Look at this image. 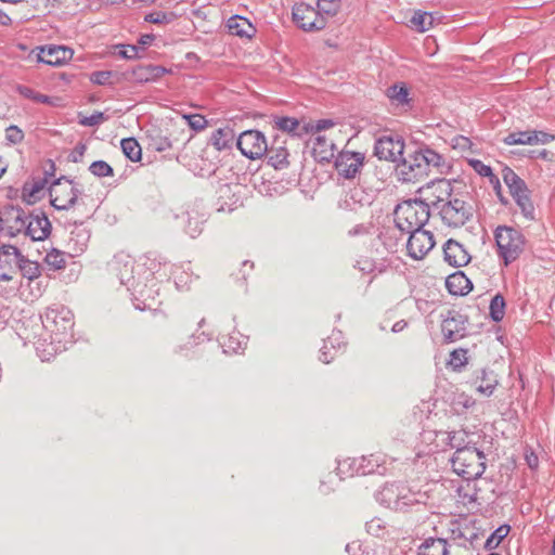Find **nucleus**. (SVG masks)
I'll return each mask as SVG.
<instances>
[{
  "label": "nucleus",
  "mask_w": 555,
  "mask_h": 555,
  "mask_svg": "<svg viewBox=\"0 0 555 555\" xmlns=\"http://www.w3.org/2000/svg\"><path fill=\"white\" fill-rule=\"evenodd\" d=\"M334 149L333 141L325 135L318 134L313 140L312 152L320 160H330L334 157Z\"/></svg>",
  "instance_id": "30"
},
{
  "label": "nucleus",
  "mask_w": 555,
  "mask_h": 555,
  "mask_svg": "<svg viewBox=\"0 0 555 555\" xmlns=\"http://www.w3.org/2000/svg\"><path fill=\"white\" fill-rule=\"evenodd\" d=\"M106 118L104 117V114L101 112H95L90 116L83 117L80 120V124L86 127H93L98 126L101 122H103Z\"/></svg>",
  "instance_id": "56"
},
{
  "label": "nucleus",
  "mask_w": 555,
  "mask_h": 555,
  "mask_svg": "<svg viewBox=\"0 0 555 555\" xmlns=\"http://www.w3.org/2000/svg\"><path fill=\"white\" fill-rule=\"evenodd\" d=\"M116 54L122 59H134L138 56V47L131 44H118L115 47Z\"/></svg>",
  "instance_id": "51"
},
{
  "label": "nucleus",
  "mask_w": 555,
  "mask_h": 555,
  "mask_svg": "<svg viewBox=\"0 0 555 555\" xmlns=\"http://www.w3.org/2000/svg\"><path fill=\"white\" fill-rule=\"evenodd\" d=\"M73 55V51L62 46L43 47L38 54V60L44 64L57 66L65 63Z\"/></svg>",
  "instance_id": "19"
},
{
  "label": "nucleus",
  "mask_w": 555,
  "mask_h": 555,
  "mask_svg": "<svg viewBox=\"0 0 555 555\" xmlns=\"http://www.w3.org/2000/svg\"><path fill=\"white\" fill-rule=\"evenodd\" d=\"M111 76H112V72H108V70L95 72L91 76V81L96 85H106L109 82Z\"/></svg>",
  "instance_id": "62"
},
{
  "label": "nucleus",
  "mask_w": 555,
  "mask_h": 555,
  "mask_svg": "<svg viewBox=\"0 0 555 555\" xmlns=\"http://www.w3.org/2000/svg\"><path fill=\"white\" fill-rule=\"evenodd\" d=\"M469 165L481 177H488L490 180V183L493 184L494 188H500L499 178L495 175H493L490 166L483 164L479 159H469Z\"/></svg>",
  "instance_id": "40"
},
{
  "label": "nucleus",
  "mask_w": 555,
  "mask_h": 555,
  "mask_svg": "<svg viewBox=\"0 0 555 555\" xmlns=\"http://www.w3.org/2000/svg\"><path fill=\"white\" fill-rule=\"evenodd\" d=\"M266 155L268 156V164L275 169H284L289 165L286 140L281 135L273 138Z\"/></svg>",
  "instance_id": "14"
},
{
  "label": "nucleus",
  "mask_w": 555,
  "mask_h": 555,
  "mask_svg": "<svg viewBox=\"0 0 555 555\" xmlns=\"http://www.w3.org/2000/svg\"><path fill=\"white\" fill-rule=\"evenodd\" d=\"M340 7V0H318L317 10L323 15L325 24L330 17L334 16Z\"/></svg>",
  "instance_id": "41"
},
{
  "label": "nucleus",
  "mask_w": 555,
  "mask_h": 555,
  "mask_svg": "<svg viewBox=\"0 0 555 555\" xmlns=\"http://www.w3.org/2000/svg\"><path fill=\"white\" fill-rule=\"evenodd\" d=\"M90 240V231L82 224L76 225L69 234L67 249L72 257L79 256L87 247Z\"/></svg>",
  "instance_id": "18"
},
{
  "label": "nucleus",
  "mask_w": 555,
  "mask_h": 555,
  "mask_svg": "<svg viewBox=\"0 0 555 555\" xmlns=\"http://www.w3.org/2000/svg\"><path fill=\"white\" fill-rule=\"evenodd\" d=\"M89 170L92 175H94L95 177H99V178L112 177L114 175V171H113V168L111 167V165H108L104 160L93 162L90 165Z\"/></svg>",
  "instance_id": "47"
},
{
  "label": "nucleus",
  "mask_w": 555,
  "mask_h": 555,
  "mask_svg": "<svg viewBox=\"0 0 555 555\" xmlns=\"http://www.w3.org/2000/svg\"><path fill=\"white\" fill-rule=\"evenodd\" d=\"M466 360V351L464 349H456L450 354V364L454 367L463 366Z\"/></svg>",
  "instance_id": "55"
},
{
  "label": "nucleus",
  "mask_w": 555,
  "mask_h": 555,
  "mask_svg": "<svg viewBox=\"0 0 555 555\" xmlns=\"http://www.w3.org/2000/svg\"><path fill=\"white\" fill-rule=\"evenodd\" d=\"M235 140V132L231 127L218 128L211 133L210 143L217 151L231 150Z\"/></svg>",
  "instance_id": "25"
},
{
  "label": "nucleus",
  "mask_w": 555,
  "mask_h": 555,
  "mask_svg": "<svg viewBox=\"0 0 555 555\" xmlns=\"http://www.w3.org/2000/svg\"><path fill=\"white\" fill-rule=\"evenodd\" d=\"M7 140L13 144H17L23 141L24 133L17 126H10L5 130Z\"/></svg>",
  "instance_id": "53"
},
{
  "label": "nucleus",
  "mask_w": 555,
  "mask_h": 555,
  "mask_svg": "<svg viewBox=\"0 0 555 555\" xmlns=\"http://www.w3.org/2000/svg\"><path fill=\"white\" fill-rule=\"evenodd\" d=\"M400 488L401 483H386L377 491L375 498L382 505L397 511Z\"/></svg>",
  "instance_id": "26"
},
{
  "label": "nucleus",
  "mask_w": 555,
  "mask_h": 555,
  "mask_svg": "<svg viewBox=\"0 0 555 555\" xmlns=\"http://www.w3.org/2000/svg\"><path fill=\"white\" fill-rule=\"evenodd\" d=\"M404 142L398 134L382 135L375 142L374 154L379 158L397 163L402 158Z\"/></svg>",
  "instance_id": "8"
},
{
  "label": "nucleus",
  "mask_w": 555,
  "mask_h": 555,
  "mask_svg": "<svg viewBox=\"0 0 555 555\" xmlns=\"http://www.w3.org/2000/svg\"><path fill=\"white\" fill-rule=\"evenodd\" d=\"M51 205L59 209H68L73 207L82 190L79 189L72 180L61 177L53 181L49 188Z\"/></svg>",
  "instance_id": "5"
},
{
  "label": "nucleus",
  "mask_w": 555,
  "mask_h": 555,
  "mask_svg": "<svg viewBox=\"0 0 555 555\" xmlns=\"http://www.w3.org/2000/svg\"><path fill=\"white\" fill-rule=\"evenodd\" d=\"M408 233L410 234L406 242L408 255L415 260L424 259L435 246L433 233L423 229Z\"/></svg>",
  "instance_id": "11"
},
{
  "label": "nucleus",
  "mask_w": 555,
  "mask_h": 555,
  "mask_svg": "<svg viewBox=\"0 0 555 555\" xmlns=\"http://www.w3.org/2000/svg\"><path fill=\"white\" fill-rule=\"evenodd\" d=\"M338 336H339V333L333 334L324 341V345L321 349V356H320V360L323 363H330L334 359V357H328V345L333 346V341L336 340L338 338Z\"/></svg>",
  "instance_id": "57"
},
{
  "label": "nucleus",
  "mask_w": 555,
  "mask_h": 555,
  "mask_svg": "<svg viewBox=\"0 0 555 555\" xmlns=\"http://www.w3.org/2000/svg\"><path fill=\"white\" fill-rule=\"evenodd\" d=\"M41 319L44 330L51 334V344L66 343L67 338H72L74 320L68 308L64 306L49 307Z\"/></svg>",
  "instance_id": "3"
},
{
  "label": "nucleus",
  "mask_w": 555,
  "mask_h": 555,
  "mask_svg": "<svg viewBox=\"0 0 555 555\" xmlns=\"http://www.w3.org/2000/svg\"><path fill=\"white\" fill-rule=\"evenodd\" d=\"M274 127L279 130L289 133L293 137H301L302 134H306L302 131V126L300 121L294 117H280L276 116L273 119Z\"/></svg>",
  "instance_id": "34"
},
{
  "label": "nucleus",
  "mask_w": 555,
  "mask_h": 555,
  "mask_svg": "<svg viewBox=\"0 0 555 555\" xmlns=\"http://www.w3.org/2000/svg\"><path fill=\"white\" fill-rule=\"evenodd\" d=\"M379 456L371 454L361 459H347L338 463L337 470L339 475H369L378 472Z\"/></svg>",
  "instance_id": "10"
},
{
  "label": "nucleus",
  "mask_w": 555,
  "mask_h": 555,
  "mask_svg": "<svg viewBox=\"0 0 555 555\" xmlns=\"http://www.w3.org/2000/svg\"><path fill=\"white\" fill-rule=\"evenodd\" d=\"M145 258L146 261L143 264L147 267L151 273L156 272L162 264V262L157 260V256L154 253H149V255Z\"/></svg>",
  "instance_id": "63"
},
{
  "label": "nucleus",
  "mask_w": 555,
  "mask_h": 555,
  "mask_svg": "<svg viewBox=\"0 0 555 555\" xmlns=\"http://www.w3.org/2000/svg\"><path fill=\"white\" fill-rule=\"evenodd\" d=\"M490 315L495 322H500L505 315V300L501 294H496L490 302Z\"/></svg>",
  "instance_id": "44"
},
{
  "label": "nucleus",
  "mask_w": 555,
  "mask_h": 555,
  "mask_svg": "<svg viewBox=\"0 0 555 555\" xmlns=\"http://www.w3.org/2000/svg\"><path fill=\"white\" fill-rule=\"evenodd\" d=\"M511 530V527L508 525H502L499 528H496L491 535L486 540L485 542V548L486 550H493L495 548L502 540L508 534Z\"/></svg>",
  "instance_id": "43"
},
{
  "label": "nucleus",
  "mask_w": 555,
  "mask_h": 555,
  "mask_svg": "<svg viewBox=\"0 0 555 555\" xmlns=\"http://www.w3.org/2000/svg\"><path fill=\"white\" fill-rule=\"evenodd\" d=\"M474 384L476 386V390L480 395L490 397L493 393L494 389L496 388L499 382L496 375L493 372L480 370L476 374Z\"/></svg>",
  "instance_id": "24"
},
{
  "label": "nucleus",
  "mask_w": 555,
  "mask_h": 555,
  "mask_svg": "<svg viewBox=\"0 0 555 555\" xmlns=\"http://www.w3.org/2000/svg\"><path fill=\"white\" fill-rule=\"evenodd\" d=\"M446 286L452 295H465L472 289V283L462 272L450 274L446 280Z\"/></svg>",
  "instance_id": "28"
},
{
  "label": "nucleus",
  "mask_w": 555,
  "mask_h": 555,
  "mask_svg": "<svg viewBox=\"0 0 555 555\" xmlns=\"http://www.w3.org/2000/svg\"><path fill=\"white\" fill-rule=\"evenodd\" d=\"M17 269L20 270L22 275L29 281L39 278L41 274L39 263L27 259L24 255L21 259V263H18Z\"/></svg>",
  "instance_id": "37"
},
{
  "label": "nucleus",
  "mask_w": 555,
  "mask_h": 555,
  "mask_svg": "<svg viewBox=\"0 0 555 555\" xmlns=\"http://www.w3.org/2000/svg\"><path fill=\"white\" fill-rule=\"evenodd\" d=\"M185 232L191 237H196L202 232V222H199L197 219L189 218Z\"/></svg>",
  "instance_id": "60"
},
{
  "label": "nucleus",
  "mask_w": 555,
  "mask_h": 555,
  "mask_svg": "<svg viewBox=\"0 0 555 555\" xmlns=\"http://www.w3.org/2000/svg\"><path fill=\"white\" fill-rule=\"evenodd\" d=\"M358 269L363 273H372L375 269L374 262L369 258H361L357 261Z\"/></svg>",
  "instance_id": "64"
},
{
  "label": "nucleus",
  "mask_w": 555,
  "mask_h": 555,
  "mask_svg": "<svg viewBox=\"0 0 555 555\" xmlns=\"http://www.w3.org/2000/svg\"><path fill=\"white\" fill-rule=\"evenodd\" d=\"M182 117L188 121L190 128H192L195 131H202L208 125L206 118L201 114L183 115Z\"/></svg>",
  "instance_id": "48"
},
{
  "label": "nucleus",
  "mask_w": 555,
  "mask_h": 555,
  "mask_svg": "<svg viewBox=\"0 0 555 555\" xmlns=\"http://www.w3.org/2000/svg\"><path fill=\"white\" fill-rule=\"evenodd\" d=\"M400 160L397 168L403 181L410 182L423 178L422 166L418 167L417 163L413 162V154L408 159L401 158Z\"/></svg>",
  "instance_id": "29"
},
{
  "label": "nucleus",
  "mask_w": 555,
  "mask_h": 555,
  "mask_svg": "<svg viewBox=\"0 0 555 555\" xmlns=\"http://www.w3.org/2000/svg\"><path fill=\"white\" fill-rule=\"evenodd\" d=\"M502 177H503L504 183L507 185V188L509 190V194L513 192H516L522 188H527L526 182L520 177H518L514 172V170H512L508 167H505L502 170Z\"/></svg>",
  "instance_id": "38"
},
{
  "label": "nucleus",
  "mask_w": 555,
  "mask_h": 555,
  "mask_svg": "<svg viewBox=\"0 0 555 555\" xmlns=\"http://www.w3.org/2000/svg\"><path fill=\"white\" fill-rule=\"evenodd\" d=\"M385 528L380 518H373L366 522V531L372 535H379Z\"/></svg>",
  "instance_id": "58"
},
{
  "label": "nucleus",
  "mask_w": 555,
  "mask_h": 555,
  "mask_svg": "<svg viewBox=\"0 0 555 555\" xmlns=\"http://www.w3.org/2000/svg\"><path fill=\"white\" fill-rule=\"evenodd\" d=\"M424 152V158H425V165L427 168V171L430 168H440L444 165V158L442 155L437 153L436 151L429 149V147H423Z\"/></svg>",
  "instance_id": "45"
},
{
  "label": "nucleus",
  "mask_w": 555,
  "mask_h": 555,
  "mask_svg": "<svg viewBox=\"0 0 555 555\" xmlns=\"http://www.w3.org/2000/svg\"><path fill=\"white\" fill-rule=\"evenodd\" d=\"M236 146L245 157L253 160L261 158L269 150L264 134L254 129L243 131L236 140Z\"/></svg>",
  "instance_id": "7"
},
{
  "label": "nucleus",
  "mask_w": 555,
  "mask_h": 555,
  "mask_svg": "<svg viewBox=\"0 0 555 555\" xmlns=\"http://www.w3.org/2000/svg\"><path fill=\"white\" fill-rule=\"evenodd\" d=\"M48 184L47 178L36 177L24 183L22 188V198L29 205L37 203L44 196Z\"/></svg>",
  "instance_id": "21"
},
{
  "label": "nucleus",
  "mask_w": 555,
  "mask_h": 555,
  "mask_svg": "<svg viewBox=\"0 0 555 555\" xmlns=\"http://www.w3.org/2000/svg\"><path fill=\"white\" fill-rule=\"evenodd\" d=\"M425 494L421 492H414L410 488H408L404 485H401L400 492H399V502L397 506V511L404 512L409 507L421 504L424 502Z\"/></svg>",
  "instance_id": "31"
},
{
  "label": "nucleus",
  "mask_w": 555,
  "mask_h": 555,
  "mask_svg": "<svg viewBox=\"0 0 555 555\" xmlns=\"http://www.w3.org/2000/svg\"><path fill=\"white\" fill-rule=\"evenodd\" d=\"M28 214L24 209L15 206L8 207L0 217V223H5L11 235L24 233Z\"/></svg>",
  "instance_id": "15"
},
{
  "label": "nucleus",
  "mask_w": 555,
  "mask_h": 555,
  "mask_svg": "<svg viewBox=\"0 0 555 555\" xmlns=\"http://www.w3.org/2000/svg\"><path fill=\"white\" fill-rule=\"evenodd\" d=\"M44 260H46L47 264L50 266L54 270L63 269L66 264L64 253H62L57 249H52L51 251H49L46 255Z\"/></svg>",
  "instance_id": "46"
},
{
  "label": "nucleus",
  "mask_w": 555,
  "mask_h": 555,
  "mask_svg": "<svg viewBox=\"0 0 555 555\" xmlns=\"http://www.w3.org/2000/svg\"><path fill=\"white\" fill-rule=\"evenodd\" d=\"M475 403L474 399L465 393H459L453 401V405L456 408L461 405L463 409H468Z\"/></svg>",
  "instance_id": "61"
},
{
  "label": "nucleus",
  "mask_w": 555,
  "mask_h": 555,
  "mask_svg": "<svg viewBox=\"0 0 555 555\" xmlns=\"http://www.w3.org/2000/svg\"><path fill=\"white\" fill-rule=\"evenodd\" d=\"M451 464L453 472L466 480H474L483 474L486 469V456L476 447L465 446L457 448Z\"/></svg>",
  "instance_id": "2"
},
{
  "label": "nucleus",
  "mask_w": 555,
  "mask_h": 555,
  "mask_svg": "<svg viewBox=\"0 0 555 555\" xmlns=\"http://www.w3.org/2000/svg\"><path fill=\"white\" fill-rule=\"evenodd\" d=\"M437 198L434 201L426 196L424 201L409 199L399 204L395 209V222L398 229L404 233L423 229L430 217L429 203L436 206L444 201L440 196Z\"/></svg>",
  "instance_id": "1"
},
{
  "label": "nucleus",
  "mask_w": 555,
  "mask_h": 555,
  "mask_svg": "<svg viewBox=\"0 0 555 555\" xmlns=\"http://www.w3.org/2000/svg\"><path fill=\"white\" fill-rule=\"evenodd\" d=\"M168 70L159 65H139L127 73V78L135 82L155 81L164 76Z\"/></svg>",
  "instance_id": "20"
},
{
  "label": "nucleus",
  "mask_w": 555,
  "mask_h": 555,
  "mask_svg": "<svg viewBox=\"0 0 555 555\" xmlns=\"http://www.w3.org/2000/svg\"><path fill=\"white\" fill-rule=\"evenodd\" d=\"M532 131V145L539 144H547L555 140V135L541 130H531Z\"/></svg>",
  "instance_id": "52"
},
{
  "label": "nucleus",
  "mask_w": 555,
  "mask_h": 555,
  "mask_svg": "<svg viewBox=\"0 0 555 555\" xmlns=\"http://www.w3.org/2000/svg\"><path fill=\"white\" fill-rule=\"evenodd\" d=\"M23 254L13 245H2L0 247V269L15 271L21 263Z\"/></svg>",
  "instance_id": "23"
},
{
  "label": "nucleus",
  "mask_w": 555,
  "mask_h": 555,
  "mask_svg": "<svg viewBox=\"0 0 555 555\" xmlns=\"http://www.w3.org/2000/svg\"><path fill=\"white\" fill-rule=\"evenodd\" d=\"M151 146L158 152H164L171 147V142L167 137L156 135L151 139Z\"/></svg>",
  "instance_id": "54"
},
{
  "label": "nucleus",
  "mask_w": 555,
  "mask_h": 555,
  "mask_svg": "<svg viewBox=\"0 0 555 555\" xmlns=\"http://www.w3.org/2000/svg\"><path fill=\"white\" fill-rule=\"evenodd\" d=\"M444 260L452 267L460 268L470 261V255L457 241L450 238L443 246Z\"/></svg>",
  "instance_id": "17"
},
{
  "label": "nucleus",
  "mask_w": 555,
  "mask_h": 555,
  "mask_svg": "<svg viewBox=\"0 0 555 555\" xmlns=\"http://www.w3.org/2000/svg\"><path fill=\"white\" fill-rule=\"evenodd\" d=\"M51 233V223L47 215L41 210L28 214L24 234L33 241H43Z\"/></svg>",
  "instance_id": "12"
},
{
  "label": "nucleus",
  "mask_w": 555,
  "mask_h": 555,
  "mask_svg": "<svg viewBox=\"0 0 555 555\" xmlns=\"http://www.w3.org/2000/svg\"><path fill=\"white\" fill-rule=\"evenodd\" d=\"M532 131L526 130V131H516L508 133L504 139L503 142L506 145H532Z\"/></svg>",
  "instance_id": "39"
},
{
  "label": "nucleus",
  "mask_w": 555,
  "mask_h": 555,
  "mask_svg": "<svg viewBox=\"0 0 555 555\" xmlns=\"http://www.w3.org/2000/svg\"><path fill=\"white\" fill-rule=\"evenodd\" d=\"M417 555H449L447 540L426 539L418 547Z\"/></svg>",
  "instance_id": "32"
},
{
  "label": "nucleus",
  "mask_w": 555,
  "mask_h": 555,
  "mask_svg": "<svg viewBox=\"0 0 555 555\" xmlns=\"http://www.w3.org/2000/svg\"><path fill=\"white\" fill-rule=\"evenodd\" d=\"M515 201L520 214L527 221L535 220V207L530 197V191L527 188H522L516 192L511 193Z\"/></svg>",
  "instance_id": "22"
},
{
  "label": "nucleus",
  "mask_w": 555,
  "mask_h": 555,
  "mask_svg": "<svg viewBox=\"0 0 555 555\" xmlns=\"http://www.w3.org/2000/svg\"><path fill=\"white\" fill-rule=\"evenodd\" d=\"M387 96L396 106H410L411 98L409 96V89L405 83H396L390 86L386 91Z\"/></svg>",
  "instance_id": "33"
},
{
  "label": "nucleus",
  "mask_w": 555,
  "mask_h": 555,
  "mask_svg": "<svg viewBox=\"0 0 555 555\" xmlns=\"http://www.w3.org/2000/svg\"><path fill=\"white\" fill-rule=\"evenodd\" d=\"M428 191H431L433 195L436 193V192H439V193H444L447 196H450V185L447 181L444 180H439L435 183H433L431 185H427V188L425 189V192H428Z\"/></svg>",
  "instance_id": "59"
},
{
  "label": "nucleus",
  "mask_w": 555,
  "mask_h": 555,
  "mask_svg": "<svg viewBox=\"0 0 555 555\" xmlns=\"http://www.w3.org/2000/svg\"><path fill=\"white\" fill-rule=\"evenodd\" d=\"M334 126V121L332 119H320L314 125L312 124H304L302 131L305 133L309 132H320L325 129H328Z\"/></svg>",
  "instance_id": "50"
},
{
  "label": "nucleus",
  "mask_w": 555,
  "mask_h": 555,
  "mask_svg": "<svg viewBox=\"0 0 555 555\" xmlns=\"http://www.w3.org/2000/svg\"><path fill=\"white\" fill-rule=\"evenodd\" d=\"M227 27L233 36L250 38L255 34V28L251 23L240 15L230 17L227 22Z\"/></svg>",
  "instance_id": "27"
},
{
  "label": "nucleus",
  "mask_w": 555,
  "mask_h": 555,
  "mask_svg": "<svg viewBox=\"0 0 555 555\" xmlns=\"http://www.w3.org/2000/svg\"><path fill=\"white\" fill-rule=\"evenodd\" d=\"M16 91L18 92L20 95L26 98V99H29L36 103H42V104H53V99L46 95V94H41V93H38L37 91H35L34 89L27 87V86H17L16 88Z\"/></svg>",
  "instance_id": "42"
},
{
  "label": "nucleus",
  "mask_w": 555,
  "mask_h": 555,
  "mask_svg": "<svg viewBox=\"0 0 555 555\" xmlns=\"http://www.w3.org/2000/svg\"><path fill=\"white\" fill-rule=\"evenodd\" d=\"M465 322L460 313L449 312V315L442 321L441 332L447 343H453L465 335Z\"/></svg>",
  "instance_id": "16"
},
{
  "label": "nucleus",
  "mask_w": 555,
  "mask_h": 555,
  "mask_svg": "<svg viewBox=\"0 0 555 555\" xmlns=\"http://www.w3.org/2000/svg\"><path fill=\"white\" fill-rule=\"evenodd\" d=\"M292 16L295 25L304 31H320L326 27L323 15L306 2L295 3Z\"/></svg>",
  "instance_id": "6"
},
{
  "label": "nucleus",
  "mask_w": 555,
  "mask_h": 555,
  "mask_svg": "<svg viewBox=\"0 0 555 555\" xmlns=\"http://www.w3.org/2000/svg\"><path fill=\"white\" fill-rule=\"evenodd\" d=\"M499 256L504 259L505 266L515 261L525 250V235L517 229L500 225L494 233Z\"/></svg>",
  "instance_id": "4"
},
{
  "label": "nucleus",
  "mask_w": 555,
  "mask_h": 555,
  "mask_svg": "<svg viewBox=\"0 0 555 555\" xmlns=\"http://www.w3.org/2000/svg\"><path fill=\"white\" fill-rule=\"evenodd\" d=\"M364 155L362 153L341 151L335 160L337 172L346 179H352L363 166Z\"/></svg>",
  "instance_id": "13"
},
{
  "label": "nucleus",
  "mask_w": 555,
  "mask_h": 555,
  "mask_svg": "<svg viewBox=\"0 0 555 555\" xmlns=\"http://www.w3.org/2000/svg\"><path fill=\"white\" fill-rule=\"evenodd\" d=\"M435 17L428 12H415L410 20L411 27L420 33H425L433 27Z\"/></svg>",
  "instance_id": "35"
},
{
  "label": "nucleus",
  "mask_w": 555,
  "mask_h": 555,
  "mask_svg": "<svg viewBox=\"0 0 555 555\" xmlns=\"http://www.w3.org/2000/svg\"><path fill=\"white\" fill-rule=\"evenodd\" d=\"M439 214L446 224L454 228L465 224L472 215L470 206L459 198H454L444 203L440 207Z\"/></svg>",
  "instance_id": "9"
},
{
  "label": "nucleus",
  "mask_w": 555,
  "mask_h": 555,
  "mask_svg": "<svg viewBox=\"0 0 555 555\" xmlns=\"http://www.w3.org/2000/svg\"><path fill=\"white\" fill-rule=\"evenodd\" d=\"M172 18V13H166L163 11L151 12L145 16V21L153 24H168Z\"/></svg>",
  "instance_id": "49"
},
{
  "label": "nucleus",
  "mask_w": 555,
  "mask_h": 555,
  "mask_svg": "<svg viewBox=\"0 0 555 555\" xmlns=\"http://www.w3.org/2000/svg\"><path fill=\"white\" fill-rule=\"evenodd\" d=\"M120 145L124 154L131 162H139L141 159L142 150L139 142L134 138L122 139Z\"/></svg>",
  "instance_id": "36"
}]
</instances>
